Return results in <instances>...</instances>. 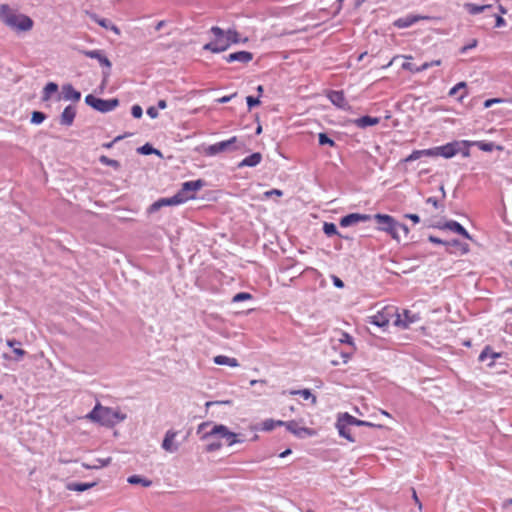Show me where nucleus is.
<instances>
[{
	"label": "nucleus",
	"instance_id": "obj_2",
	"mask_svg": "<svg viewBox=\"0 0 512 512\" xmlns=\"http://www.w3.org/2000/svg\"><path fill=\"white\" fill-rule=\"evenodd\" d=\"M0 20L8 28L16 32H28L33 28V20L17 10L11 8L8 4L0 5Z\"/></svg>",
	"mask_w": 512,
	"mask_h": 512
},
{
	"label": "nucleus",
	"instance_id": "obj_11",
	"mask_svg": "<svg viewBox=\"0 0 512 512\" xmlns=\"http://www.w3.org/2000/svg\"><path fill=\"white\" fill-rule=\"evenodd\" d=\"M189 200V197H184L183 193H176L170 198H161L152 204L151 209L157 210L163 206L179 205Z\"/></svg>",
	"mask_w": 512,
	"mask_h": 512
},
{
	"label": "nucleus",
	"instance_id": "obj_55",
	"mask_svg": "<svg viewBox=\"0 0 512 512\" xmlns=\"http://www.w3.org/2000/svg\"><path fill=\"white\" fill-rule=\"evenodd\" d=\"M332 281H333V284L337 287V288H343L344 287V283L343 281L337 277V276H332Z\"/></svg>",
	"mask_w": 512,
	"mask_h": 512
},
{
	"label": "nucleus",
	"instance_id": "obj_41",
	"mask_svg": "<svg viewBox=\"0 0 512 512\" xmlns=\"http://www.w3.org/2000/svg\"><path fill=\"white\" fill-rule=\"evenodd\" d=\"M128 482L130 484H141V485H143L145 487H148V486L151 485V481L150 480L143 479V478H141V477H139L137 475L130 476L128 478Z\"/></svg>",
	"mask_w": 512,
	"mask_h": 512
},
{
	"label": "nucleus",
	"instance_id": "obj_23",
	"mask_svg": "<svg viewBox=\"0 0 512 512\" xmlns=\"http://www.w3.org/2000/svg\"><path fill=\"white\" fill-rule=\"evenodd\" d=\"M262 160V155L259 152H255L245 157L239 164L238 167H255Z\"/></svg>",
	"mask_w": 512,
	"mask_h": 512
},
{
	"label": "nucleus",
	"instance_id": "obj_61",
	"mask_svg": "<svg viewBox=\"0 0 512 512\" xmlns=\"http://www.w3.org/2000/svg\"><path fill=\"white\" fill-rule=\"evenodd\" d=\"M152 147L149 146L148 144L144 145L142 148H141V151L144 153V154H150L152 152Z\"/></svg>",
	"mask_w": 512,
	"mask_h": 512
},
{
	"label": "nucleus",
	"instance_id": "obj_14",
	"mask_svg": "<svg viewBox=\"0 0 512 512\" xmlns=\"http://www.w3.org/2000/svg\"><path fill=\"white\" fill-rule=\"evenodd\" d=\"M203 186L202 180L196 181H187L182 184V188L178 193H183L184 197H189L190 199H194V193L200 190Z\"/></svg>",
	"mask_w": 512,
	"mask_h": 512
},
{
	"label": "nucleus",
	"instance_id": "obj_38",
	"mask_svg": "<svg viewBox=\"0 0 512 512\" xmlns=\"http://www.w3.org/2000/svg\"><path fill=\"white\" fill-rule=\"evenodd\" d=\"M448 246L455 248L460 254H466L469 252V246L466 243H462L458 240H452L447 243Z\"/></svg>",
	"mask_w": 512,
	"mask_h": 512
},
{
	"label": "nucleus",
	"instance_id": "obj_17",
	"mask_svg": "<svg viewBox=\"0 0 512 512\" xmlns=\"http://www.w3.org/2000/svg\"><path fill=\"white\" fill-rule=\"evenodd\" d=\"M252 59H253V54L251 52H248V51L234 52V53H231V54H229V55H227L225 57V60L228 63L237 61V62H240V63H243V64H247L250 61H252Z\"/></svg>",
	"mask_w": 512,
	"mask_h": 512
},
{
	"label": "nucleus",
	"instance_id": "obj_49",
	"mask_svg": "<svg viewBox=\"0 0 512 512\" xmlns=\"http://www.w3.org/2000/svg\"><path fill=\"white\" fill-rule=\"evenodd\" d=\"M246 101L249 109L253 108L254 106H258L261 103L259 98H254L253 96H248Z\"/></svg>",
	"mask_w": 512,
	"mask_h": 512
},
{
	"label": "nucleus",
	"instance_id": "obj_22",
	"mask_svg": "<svg viewBox=\"0 0 512 512\" xmlns=\"http://www.w3.org/2000/svg\"><path fill=\"white\" fill-rule=\"evenodd\" d=\"M90 17L93 21H95L101 27L111 30L116 35L121 34L120 29L115 24L111 23L109 20L104 19V18H99L96 14H90Z\"/></svg>",
	"mask_w": 512,
	"mask_h": 512
},
{
	"label": "nucleus",
	"instance_id": "obj_13",
	"mask_svg": "<svg viewBox=\"0 0 512 512\" xmlns=\"http://www.w3.org/2000/svg\"><path fill=\"white\" fill-rule=\"evenodd\" d=\"M237 137L233 136L228 140H224L208 146L205 150L206 154L213 156L231 149L232 144L236 143Z\"/></svg>",
	"mask_w": 512,
	"mask_h": 512
},
{
	"label": "nucleus",
	"instance_id": "obj_3",
	"mask_svg": "<svg viewBox=\"0 0 512 512\" xmlns=\"http://www.w3.org/2000/svg\"><path fill=\"white\" fill-rule=\"evenodd\" d=\"M86 418L106 426H112L119 420L117 412L100 404H97Z\"/></svg>",
	"mask_w": 512,
	"mask_h": 512
},
{
	"label": "nucleus",
	"instance_id": "obj_20",
	"mask_svg": "<svg viewBox=\"0 0 512 512\" xmlns=\"http://www.w3.org/2000/svg\"><path fill=\"white\" fill-rule=\"evenodd\" d=\"M177 436V432L174 430H168L165 434L164 440L162 442V448L167 452H175L178 449V445L175 444V438Z\"/></svg>",
	"mask_w": 512,
	"mask_h": 512
},
{
	"label": "nucleus",
	"instance_id": "obj_27",
	"mask_svg": "<svg viewBox=\"0 0 512 512\" xmlns=\"http://www.w3.org/2000/svg\"><path fill=\"white\" fill-rule=\"evenodd\" d=\"M434 153L435 152L432 151V149L414 150L409 156H407L404 159V162H412V161L420 159L423 156L433 157Z\"/></svg>",
	"mask_w": 512,
	"mask_h": 512
},
{
	"label": "nucleus",
	"instance_id": "obj_64",
	"mask_svg": "<svg viewBox=\"0 0 512 512\" xmlns=\"http://www.w3.org/2000/svg\"><path fill=\"white\" fill-rule=\"evenodd\" d=\"M210 425V422H203L201 423L199 426H198V432H200L202 429H204L205 427L209 426Z\"/></svg>",
	"mask_w": 512,
	"mask_h": 512
},
{
	"label": "nucleus",
	"instance_id": "obj_8",
	"mask_svg": "<svg viewBox=\"0 0 512 512\" xmlns=\"http://www.w3.org/2000/svg\"><path fill=\"white\" fill-rule=\"evenodd\" d=\"M338 342L341 343V344H347L348 345V350L347 351H344V352H341V360L340 359H332L331 360V363L333 365H340L341 363L342 364H345L348 362L350 356L353 354V352L355 351V346H354V342H353V338L346 332H339V337L337 338Z\"/></svg>",
	"mask_w": 512,
	"mask_h": 512
},
{
	"label": "nucleus",
	"instance_id": "obj_4",
	"mask_svg": "<svg viewBox=\"0 0 512 512\" xmlns=\"http://www.w3.org/2000/svg\"><path fill=\"white\" fill-rule=\"evenodd\" d=\"M374 219L379 224L378 229L389 233L394 239L398 238L399 228L408 232V229L404 224L398 223L392 216L388 214H375Z\"/></svg>",
	"mask_w": 512,
	"mask_h": 512
},
{
	"label": "nucleus",
	"instance_id": "obj_15",
	"mask_svg": "<svg viewBox=\"0 0 512 512\" xmlns=\"http://www.w3.org/2000/svg\"><path fill=\"white\" fill-rule=\"evenodd\" d=\"M328 99L338 108L343 110L350 109V106L346 100L345 94L343 91H331L328 94Z\"/></svg>",
	"mask_w": 512,
	"mask_h": 512
},
{
	"label": "nucleus",
	"instance_id": "obj_45",
	"mask_svg": "<svg viewBox=\"0 0 512 512\" xmlns=\"http://www.w3.org/2000/svg\"><path fill=\"white\" fill-rule=\"evenodd\" d=\"M252 299V295L250 293H247V292H240V293H237L236 295H234L232 301L233 302H241V301H246V300H251Z\"/></svg>",
	"mask_w": 512,
	"mask_h": 512
},
{
	"label": "nucleus",
	"instance_id": "obj_51",
	"mask_svg": "<svg viewBox=\"0 0 512 512\" xmlns=\"http://www.w3.org/2000/svg\"><path fill=\"white\" fill-rule=\"evenodd\" d=\"M504 102L503 99L501 98H492V99H487L485 102H484V107L485 108H489L491 107L492 105L494 104H497V103H502Z\"/></svg>",
	"mask_w": 512,
	"mask_h": 512
},
{
	"label": "nucleus",
	"instance_id": "obj_42",
	"mask_svg": "<svg viewBox=\"0 0 512 512\" xmlns=\"http://www.w3.org/2000/svg\"><path fill=\"white\" fill-rule=\"evenodd\" d=\"M99 161L102 164H104L106 166L113 167L115 169L120 167V164H119V162L117 160L111 159V158H109V157H107L105 155L100 156Z\"/></svg>",
	"mask_w": 512,
	"mask_h": 512
},
{
	"label": "nucleus",
	"instance_id": "obj_57",
	"mask_svg": "<svg viewBox=\"0 0 512 512\" xmlns=\"http://www.w3.org/2000/svg\"><path fill=\"white\" fill-rule=\"evenodd\" d=\"M147 114L151 117V118H156L158 117V111L154 108V107H149L147 109Z\"/></svg>",
	"mask_w": 512,
	"mask_h": 512
},
{
	"label": "nucleus",
	"instance_id": "obj_18",
	"mask_svg": "<svg viewBox=\"0 0 512 512\" xmlns=\"http://www.w3.org/2000/svg\"><path fill=\"white\" fill-rule=\"evenodd\" d=\"M462 143H463V145H465L467 147H469V146H476L481 151H485V152H491L494 149H497L499 151L503 150V146H500V145L496 146L492 142H486V141H467V140H464V141H462Z\"/></svg>",
	"mask_w": 512,
	"mask_h": 512
},
{
	"label": "nucleus",
	"instance_id": "obj_24",
	"mask_svg": "<svg viewBox=\"0 0 512 512\" xmlns=\"http://www.w3.org/2000/svg\"><path fill=\"white\" fill-rule=\"evenodd\" d=\"M75 116H76L75 107L67 106L61 114L60 122L63 125L70 126L73 123Z\"/></svg>",
	"mask_w": 512,
	"mask_h": 512
},
{
	"label": "nucleus",
	"instance_id": "obj_9",
	"mask_svg": "<svg viewBox=\"0 0 512 512\" xmlns=\"http://www.w3.org/2000/svg\"><path fill=\"white\" fill-rule=\"evenodd\" d=\"M286 429L292 433L294 436L298 438H304V437H312L317 434L316 430L309 427H304L299 424V422L295 420L291 421H284V425Z\"/></svg>",
	"mask_w": 512,
	"mask_h": 512
},
{
	"label": "nucleus",
	"instance_id": "obj_6",
	"mask_svg": "<svg viewBox=\"0 0 512 512\" xmlns=\"http://www.w3.org/2000/svg\"><path fill=\"white\" fill-rule=\"evenodd\" d=\"M211 32L214 34L216 39L210 43L205 44L203 49L213 53H220L225 51L229 47V43L226 41L225 32L218 26H213L211 28Z\"/></svg>",
	"mask_w": 512,
	"mask_h": 512
},
{
	"label": "nucleus",
	"instance_id": "obj_62",
	"mask_svg": "<svg viewBox=\"0 0 512 512\" xmlns=\"http://www.w3.org/2000/svg\"><path fill=\"white\" fill-rule=\"evenodd\" d=\"M6 343H7V345H8L9 347H14L16 344H19V342H17V341H16V340H14V339H9V340H7V342H6Z\"/></svg>",
	"mask_w": 512,
	"mask_h": 512
},
{
	"label": "nucleus",
	"instance_id": "obj_7",
	"mask_svg": "<svg viewBox=\"0 0 512 512\" xmlns=\"http://www.w3.org/2000/svg\"><path fill=\"white\" fill-rule=\"evenodd\" d=\"M85 102L87 105L102 113L112 111L119 105L118 99L104 100L97 98L92 94H89L85 97Z\"/></svg>",
	"mask_w": 512,
	"mask_h": 512
},
{
	"label": "nucleus",
	"instance_id": "obj_47",
	"mask_svg": "<svg viewBox=\"0 0 512 512\" xmlns=\"http://www.w3.org/2000/svg\"><path fill=\"white\" fill-rule=\"evenodd\" d=\"M46 116L44 113L35 111L32 113L31 122L34 124H40L45 120Z\"/></svg>",
	"mask_w": 512,
	"mask_h": 512
},
{
	"label": "nucleus",
	"instance_id": "obj_46",
	"mask_svg": "<svg viewBox=\"0 0 512 512\" xmlns=\"http://www.w3.org/2000/svg\"><path fill=\"white\" fill-rule=\"evenodd\" d=\"M319 144L320 145H329L331 147L335 146L334 140L329 138L325 133H320L319 134Z\"/></svg>",
	"mask_w": 512,
	"mask_h": 512
},
{
	"label": "nucleus",
	"instance_id": "obj_40",
	"mask_svg": "<svg viewBox=\"0 0 512 512\" xmlns=\"http://www.w3.org/2000/svg\"><path fill=\"white\" fill-rule=\"evenodd\" d=\"M226 41H228L229 45L231 43H238L240 41L239 39V33L236 30L229 29L225 33Z\"/></svg>",
	"mask_w": 512,
	"mask_h": 512
},
{
	"label": "nucleus",
	"instance_id": "obj_44",
	"mask_svg": "<svg viewBox=\"0 0 512 512\" xmlns=\"http://www.w3.org/2000/svg\"><path fill=\"white\" fill-rule=\"evenodd\" d=\"M402 69L409 71L411 73H420L421 69L420 66H415L413 63L407 61L402 64Z\"/></svg>",
	"mask_w": 512,
	"mask_h": 512
},
{
	"label": "nucleus",
	"instance_id": "obj_50",
	"mask_svg": "<svg viewBox=\"0 0 512 512\" xmlns=\"http://www.w3.org/2000/svg\"><path fill=\"white\" fill-rule=\"evenodd\" d=\"M131 114L134 118H141V116L143 114L141 106H139V105L132 106Z\"/></svg>",
	"mask_w": 512,
	"mask_h": 512
},
{
	"label": "nucleus",
	"instance_id": "obj_10",
	"mask_svg": "<svg viewBox=\"0 0 512 512\" xmlns=\"http://www.w3.org/2000/svg\"><path fill=\"white\" fill-rule=\"evenodd\" d=\"M460 144L463 143L455 141L452 143H447L446 145L440 147L432 148V151L435 152L434 156H443L445 158H451L459 152Z\"/></svg>",
	"mask_w": 512,
	"mask_h": 512
},
{
	"label": "nucleus",
	"instance_id": "obj_52",
	"mask_svg": "<svg viewBox=\"0 0 512 512\" xmlns=\"http://www.w3.org/2000/svg\"><path fill=\"white\" fill-rule=\"evenodd\" d=\"M427 204H431L435 209H438L440 207L439 201L435 197H428L426 199Z\"/></svg>",
	"mask_w": 512,
	"mask_h": 512
},
{
	"label": "nucleus",
	"instance_id": "obj_39",
	"mask_svg": "<svg viewBox=\"0 0 512 512\" xmlns=\"http://www.w3.org/2000/svg\"><path fill=\"white\" fill-rule=\"evenodd\" d=\"M343 419L340 420L337 424L339 434L346 438L350 442H354V438L351 436L349 430L345 427V424L343 423Z\"/></svg>",
	"mask_w": 512,
	"mask_h": 512
},
{
	"label": "nucleus",
	"instance_id": "obj_31",
	"mask_svg": "<svg viewBox=\"0 0 512 512\" xmlns=\"http://www.w3.org/2000/svg\"><path fill=\"white\" fill-rule=\"evenodd\" d=\"M283 425H284V421H282V420L266 419L261 423L260 429L262 431H272L276 427H280Z\"/></svg>",
	"mask_w": 512,
	"mask_h": 512
},
{
	"label": "nucleus",
	"instance_id": "obj_29",
	"mask_svg": "<svg viewBox=\"0 0 512 512\" xmlns=\"http://www.w3.org/2000/svg\"><path fill=\"white\" fill-rule=\"evenodd\" d=\"M289 395H299L301 396L304 400H311V403L313 405L316 404L317 402V398L314 394L311 393V391L309 389H301V390H290L288 392Z\"/></svg>",
	"mask_w": 512,
	"mask_h": 512
},
{
	"label": "nucleus",
	"instance_id": "obj_60",
	"mask_svg": "<svg viewBox=\"0 0 512 512\" xmlns=\"http://www.w3.org/2000/svg\"><path fill=\"white\" fill-rule=\"evenodd\" d=\"M14 353L18 356V358H22L26 352L21 348H14Z\"/></svg>",
	"mask_w": 512,
	"mask_h": 512
},
{
	"label": "nucleus",
	"instance_id": "obj_5",
	"mask_svg": "<svg viewBox=\"0 0 512 512\" xmlns=\"http://www.w3.org/2000/svg\"><path fill=\"white\" fill-rule=\"evenodd\" d=\"M397 308L392 305L384 306L381 310L367 318V322L380 328L388 327L392 318L396 315Z\"/></svg>",
	"mask_w": 512,
	"mask_h": 512
},
{
	"label": "nucleus",
	"instance_id": "obj_32",
	"mask_svg": "<svg viewBox=\"0 0 512 512\" xmlns=\"http://www.w3.org/2000/svg\"><path fill=\"white\" fill-rule=\"evenodd\" d=\"M499 357H500L499 353L493 352L492 349L490 348V346H486L479 355V361L484 362L487 358H491L492 359L491 364H493L494 360Z\"/></svg>",
	"mask_w": 512,
	"mask_h": 512
},
{
	"label": "nucleus",
	"instance_id": "obj_30",
	"mask_svg": "<svg viewBox=\"0 0 512 512\" xmlns=\"http://www.w3.org/2000/svg\"><path fill=\"white\" fill-rule=\"evenodd\" d=\"M446 227L453 232H456L458 234H461L467 239H471L470 234L467 232V230L458 222L456 221H450L446 224Z\"/></svg>",
	"mask_w": 512,
	"mask_h": 512
},
{
	"label": "nucleus",
	"instance_id": "obj_1",
	"mask_svg": "<svg viewBox=\"0 0 512 512\" xmlns=\"http://www.w3.org/2000/svg\"><path fill=\"white\" fill-rule=\"evenodd\" d=\"M210 438H217L219 440L212 441L206 446L207 452H215L220 450L223 445L232 446L237 443H242V435L234 433L223 424H215L209 432H206L203 436V440Z\"/></svg>",
	"mask_w": 512,
	"mask_h": 512
},
{
	"label": "nucleus",
	"instance_id": "obj_53",
	"mask_svg": "<svg viewBox=\"0 0 512 512\" xmlns=\"http://www.w3.org/2000/svg\"><path fill=\"white\" fill-rule=\"evenodd\" d=\"M506 22L504 18L500 15H496L495 17V27H502L505 26Z\"/></svg>",
	"mask_w": 512,
	"mask_h": 512
},
{
	"label": "nucleus",
	"instance_id": "obj_26",
	"mask_svg": "<svg viewBox=\"0 0 512 512\" xmlns=\"http://www.w3.org/2000/svg\"><path fill=\"white\" fill-rule=\"evenodd\" d=\"M380 123V118L371 116H362L354 120V124L359 128H366Z\"/></svg>",
	"mask_w": 512,
	"mask_h": 512
},
{
	"label": "nucleus",
	"instance_id": "obj_37",
	"mask_svg": "<svg viewBox=\"0 0 512 512\" xmlns=\"http://www.w3.org/2000/svg\"><path fill=\"white\" fill-rule=\"evenodd\" d=\"M466 83L465 82H459L458 84H456L454 87H452L449 91V95L450 96H455L459 90L463 89L464 92L459 96V101H462L464 97L467 96V90H466Z\"/></svg>",
	"mask_w": 512,
	"mask_h": 512
},
{
	"label": "nucleus",
	"instance_id": "obj_19",
	"mask_svg": "<svg viewBox=\"0 0 512 512\" xmlns=\"http://www.w3.org/2000/svg\"><path fill=\"white\" fill-rule=\"evenodd\" d=\"M80 52L88 58L98 60L100 65L111 68L112 64L110 60L102 53L101 50H81Z\"/></svg>",
	"mask_w": 512,
	"mask_h": 512
},
{
	"label": "nucleus",
	"instance_id": "obj_58",
	"mask_svg": "<svg viewBox=\"0 0 512 512\" xmlns=\"http://www.w3.org/2000/svg\"><path fill=\"white\" fill-rule=\"evenodd\" d=\"M476 45H477V41H476V40H473V42H472L471 44H469V45H467V46L462 47V48H461V52H462V53H465L467 50H469V49H471V48L476 47Z\"/></svg>",
	"mask_w": 512,
	"mask_h": 512
},
{
	"label": "nucleus",
	"instance_id": "obj_36",
	"mask_svg": "<svg viewBox=\"0 0 512 512\" xmlns=\"http://www.w3.org/2000/svg\"><path fill=\"white\" fill-rule=\"evenodd\" d=\"M58 90V85L54 82H49L43 89V100L47 101L50 99L51 95Z\"/></svg>",
	"mask_w": 512,
	"mask_h": 512
},
{
	"label": "nucleus",
	"instance_id": "obj_63",
	"mask_svg": "<svg viewBox=\"0 0 512 512\" xmlns=\"http://www.w3.org/2000/svg\"><path fill=\"white\" fill-rule=\"evenodd\" d=\"M166 106H167V103H166V101H165V100H159V101H158V107H159L160 109H165V108H166Z\"/></svg>",
	"mask_w": 512,
	"mask_h": 512
},
{
	"label": "nucleus",
	"instance_id": "obj_12",
	"mask_svg": "<svg viewBox=\"0 0 512 512\" xmlns=\"http://www.w3.org/2000/svg\"><path fill=\"white\" fill-rule=\"evenodd\" d=\"M395 316L394 325L402 329H407L410 324L418 321V316L409 310H404L402 313L396 312Z\"/></svg>",
	"mask_w": 512,
	"mask_h": 512
},
{
	"label": "nucleus",
	"instance_id": "obj_59",
	"mask_svg": "<svg viewBox=\"0 0 512 512\" xmlns=\"http://www.w3.org/2000/svg\"><path fill=\"white\" fill-rule=\"evenodd\" d=\"M234 95L235 94L230 95V96H223V97L219 98L217 101L219 103H227V102H229L233 98Z\"/></svg>",
	"mask_w": 512,
	"mask_h": 512
},
{
	"label": "nucleus",
	"instance_id": "obj_48",
	"mask_svg": "<svg viewBox=\"0 0 512 512\" xmlns=\"http://www.w3.org/2000/svg\"><path fill=\"white\" fill-rule=\"evenodd\" d=\"M441 60H433L431 62H425L423 63L421 66H420V69H421V72L422 71H425L427 70L428 68L430 67H433V66H440L441 65Z\"/></svg>",
	"mask_w": 512,
	"mask_h": 512
},
{
	"label": "nucleus",
	"instance_id": "obj_34",
	"mask_svg": "<svg viewBox=\"0 0 512 512\" xmlns=\"http://www.w3.org/2000/svg\"><path fill=\"white\" fill-rule=\"evenodd\" d=\"M96 485L95 482L93 483H70L67 485V489L70 491H77V492H83L86 491Z\"/></svg>",
	"mask_w": 512,
	"mask_h": 512
},
{
	"label": "nucleus",
	"instance_id": "obj_35",
	"mask_svg": "<svg viewBox=\"0 0 512 512\" xmlns=\"http://www.w3.org/2000/svg\"><path fill=\"white\" fill-rule=\"evenodd\" d=\"M465 9L472 15L479 14L486 9H490L491 5H476L474 3H466Z\"/></svg>",
	"mask_w": 512,
	"mask_h": 512
},
{
	"label": "nucleus",
	"instance_id": "obj_54",
	"mask_svg": "<svg viewBox=\"0 0 512 512\" xmlns=\"http://www.w3.org/2000/svg\"><path fill=\"white\" fill-rule=\"evenodd\" d=\"M272 195L282 196L283 192L281 190H279V189H272L270 191L265 192V196L266 197H270Z\"/></svg>",
	"mask_w": 512,
	"mask_h": 512
},
{
	"label": "nucleus",
	"instance_id": "obj_33",
	"mask_svg": "<svg viewBox=\"0 0 512 512\" xmlns=\"http://www.w3.org/2000/svg\"><path fill=\"white\" fill-rule=\"evenodd\" d=\"M343 421L348 425H355V426H374L372 423L359 420L354 416H351L349 414H345L343 417Z\"/></svg>",
	"mask_w": 512,
	"mask_h": 512
},
{
	"label": "nucleus",
	"instance_id": "obj_16",
	"mask_svg": "<svg viewBox=\"0 0 512 512\" xmlns=\"http://www.w3.org/2000/svg\"><path fill=\"white\" fill-rule=\"evenodd\" d=\"M371 219L370 215L366 214H359V213H351L340 220V225L342 227H348L352 224L358 223V222H365Z\"/></svg>",
	"mask_w": 512,
	"mask_h": 512
},
{
	"label": "nucleus",
	"instance_id": "obj_56",
	"mask_svg": "<svg viewBox=\"0 0 512 512\" xmlns=\"http://www.w3.org/2000/svg\"><path fill=\"white\" fill-rule=\"evenodd\" d=\"M405 218L410 219L414 224H418L420 222V218L417 214H406Z\"/></svg>",
	"mask_w": 512,
	"mask_h": 512
},
{
	"label": "nucleus",
	"instance_id": "obj_28",
	"mask_svg": "<svg viewBox=\"0 0 512 512\" xmlns=\"http://www.w3.org/2000/svg\"><path fill=\"white\" fill-rule=\"evenodd\" d=\"M213 361L217 365H227L230 367L239 366L238 360L236 358H231L225 355H217L214 357Z\"/></svg>",
	"mask_w": 512,
	"mask_h": 512
},
{
	"label": "nucleus",
	"instance_id": "obj_21",
	"mask_svg": "<svg viewBox=\"0 0 512 512\" xmlns=\"http://www.w3.org/2000/svg\"><path fill=\"white\" fill-rule=\"evenodd\" d=\"M426 17L416 16V15H407L405 17L399 18L394 21V26L397 28H407L415 24L421 19H425Z\"/></svg>",
	"mask_w": 512,
	"mask_h": 512
},
{
	"label": "nucleus",
	"instance_id": "obj_25",
	"mask_svg": "<svg viewBox=\"0 0 512 512\" xmlns=\"http://www.w3.org/2000/svg\"><path fill=\"white\" fill-rule=\"evenodd\" d=\"M63 97L65 100L78 102L81 98V93L73 88L72 85L67 84L62 88Z\"/></svg>",
	"mask_w": 512,
	"mask_h": 512
},
{
	"label": "nucleus",
	"instance_id": "obj_43",
	"mask_svg": "<svg viewBox=\"0 0 512 512\" xmlns=\"http://www.w3.org/2000/svg\"><path fill=\"white\" fill-rule=\"evenodd\" d=\"M323 231L327 236H333V235L337 234L336 225L333 223L325 222L323 225Z\"/></svg>",
	"mask_w": 512,
	"mask_h": 512
}]
</instances>
